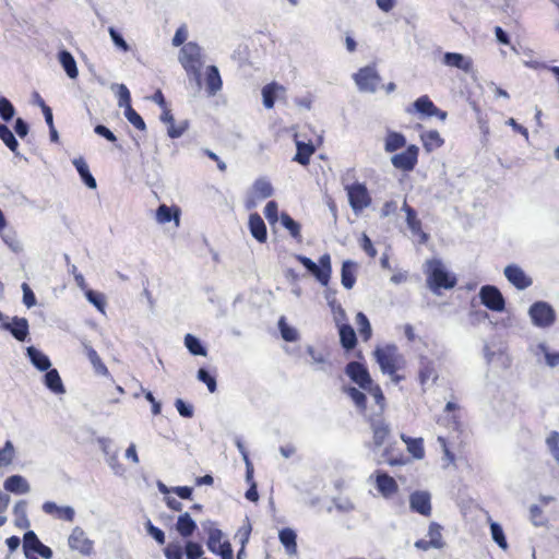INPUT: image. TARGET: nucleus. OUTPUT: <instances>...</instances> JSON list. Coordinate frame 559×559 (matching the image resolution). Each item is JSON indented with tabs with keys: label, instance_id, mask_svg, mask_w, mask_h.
Listing matches in <instances>:
<instances>
[{
	"label": "nucleus",
	"instance_id": "57",
	"mask_svg": "<svg viewBox=\"0 0 559 559\" xmlns=\"http://www.w3.org/2000/svg\"><path fill=\"white\" fill-rule=\"evenodd\" d=\"M197 377L201 382L206 384V386L211 393H214L216 391V389H217L216 379L207 370H205L204 368H200L198 370Z\"/></svg>",
	"mask_w": 559,
	"mask_h": 559
},
{
	"label": "nucleus",
	"instance_id": "6",
	"mask_svg": "<svg viewBox=\"0 0 559 559\" xmlns=\"http://www.w3.org/2000/svg\"><path fill=\"white\" fill-rule=\"evenodd\" d=\"M353 78L358 90L365 93H374L381 82L376 68L370 66L361 68Z\"/></svg>",
	"mask_w": 559,
	"mask_h": 559
},
{
	"label": "nucleus",
	"instance_id": "41",
	"mask_svg": "<svg viewBox=\"0 0 559 559\" xmlns=\"http://www.w3.org/2000/svg\"><path fill=\"white\" fill-rule=\"evenodd\" d=\"M59 61L70 79H75L78 76L79 71H78L76 62H75L73 56L69 51H67V50L60 51L59 52Z\"/></svg>",
	"mask_w": 559,
	"mask_h": 559
},
{
	"label": "nucleus",
	"instance_id": "43",
	"mask_svg": "<svg viewBox=\"0 0 559 559\" xmlns=\"http://www.w3.org/2000/svg\"><path fill=\"white\" fill-rule=\"evenodd\" d=\"M314 153V147L312 144H307L304 142H297V153L294 157V160L299 163L300 165H308L310 160V156Z\"/></svg>",
	"mask_w": 559,
	"mask_h": 559
},
{
	"label": "nucleus",
	"instance_id": "26",
	"mask_svg": "<svg viewBox=\"0 0 559 559\" xmlns=\"http://www.w3.org/2000/svg\"><path fill=\"white\" fill-rule=\"evenodd\" d=\"M425 270L427 274V280H450L448 271L440 260L433 259L427 261Z\"/></svg>",
	"mask_w": 559,
	"mask_h": 559
},
{
	"label": "nucleus",
	"instance_id": "40",
	"mask_svg": "<svg viewBox=\"0 0 559 559\" xmlns=\"http://www.w3.org/2000/svg\"><path fill=\"white\" fill-rule=\"evenodd\" d=\"M406 145V139L402 133L391 131L384 142V150L388 153L395 152Z\"/></svg>",
	"mask_w": 559,
	"mask_h": 559
},
{
	"label": "nucleus",
	"instance_id": "8",
	"mask_svg": "<svg viewBox=\"0 0 559 559\" xmlns=\"http://www.w3.org/2000/svg\"><path fill=\"white\" fill-rule=\"evenodd\" d=\"M481 302L489 310L501 312L506 308V301L500 290L491 285L481 287L479 293Z\"/></svg>",
	"mask_w": 559,
	"mask_h": 559
},
{
	"label": "nucleus",
	"instance_id": "7",
	"mask_svg": "<svg viewBox=\"0 0 559 559\" xmlns=\"http://www.w3.org/2000/svg\"><path fill=\"white\" fill-rule=\"evenodd\" d=\"M207 538V548L218 556L221 559H234L233 549L230 543L223 540V533L219 528L210 527Z\"/></svg>",
	"mask_w": 559,
	"mask_h": 559
},
{
	"label": "nucleus",
	"instance_id": "23",
	"mask_svg": "<svg viewBox=\"0 0 559 559\" xmlns=\"http://www.w3.org/2000/svg\"><path fill=\"white\" fill-rule=\"evenodd\" d=\"M372 440L376 448L381 447L390 436V427L383 420H370Z\"/></svg>",
	"mask_w": 559,
	"mask_h": 559
},
{
	"label": "nucleus",
	"instance_id": "54",
	"mask_svg": "<svg viewBox=\"0 0 559 559\" xmlns=\"http://www.w3.org/2000/svg\"><path fill=\"white\" fill-rule=\"evenodd\" d=\"M318 280H329L331 276V259L329 254H323L318 264Z\"/></svg>",
	"mask_w": 559,
	"mask_h": 559
},
{
	"label": "nucleus",
	"instance_id": "11",
	"mask_svg": "<svg viewBox=\"0 0 559 559\" xmlns=\"http://www.w3.org/2000/svg\"><path fill=\"white\" fill-rule=\"evenodd\" d=\"M418 151L416 145H409L404 152L393 155L391 163L397 169L404 171L413 170L417 164Z\"/></svg>",
	"mask_w": 559,
	"mask_h": 559
},
{
	"label": "nucleus",
	"instance_id": "35",
	"mask_svg": "<svg viewBox=\"0 0 559 559\" xmlns=\"http://www.w3.org/2000/svg\"><path fill=\"white\" fill-rule=\"evenodd\" d=\"M251 192L259 200H264L273 195L274 189L272 183L265 178H259L254 181Z\"/></svg>",
	"mask_w": 559,
	"mask_h": 559
},
{
	"label": "nucleus",
	"instance_id": "44",
	"mask_svg": "<svg viewBox=\"0 0 559 559\" xmlns=\"http://www.w3.org/2000/svg\"><path fill=\"white\" fill-rule=\"evenodd\" d=\"M185 346L190 352V354L194 356H206L207 350L201 344L200 340L192 334H187L185 336Z\"/></svg>",
	"mask_w": 559,
	"mask_h": 559
},
{
	"label": "nucleus",
	"instance_id": "39",
	"mask_svg": "<svg viewBox=\"0 0 559 559\" xmlns=\"http://www.w3.org/2000/svg\"><path fill=\"white\" fill-rule=\"evenodd\" d=\"M424 147L427 152H432L443 144V139L437 130H429L420 135Z\"/></svg>",
	"mask_w": 559,
	"mask_h": 559
},
{
	"label": "nucleus",
	"instance_id": "32",
	"mask_svg": "<svg viewBox=\"0 0 559 559\" xmlns=\"http://www.w3.org/2000/svg\"><path fill=\"white\" fill-rule=\"evenodd\" d=\"M81 288L84 290L85 297L87 300L93 304L97 310L100 312H105L106 308V297L103 293L91 289L87 287L86 282H79Z\"/></svg>",
	"mask_w": 559,
	"mask_h": 559
},
{
	"label": "nucleus",
	"instance_id": "18",
	"mask_svg": "<svg viewBox=\"0 0 559 559\" xmlns=\"http://www.w3.org/2000/svg\"><path fill=\"white\" fill-rule=\"evenodd\" d=\"M43 511L58 520L73 522L75 512L71 507H59L56 502L46 501L43 504Z\"/></svg>",
	"mask_w": 559,
	"mask_h": 559
},
{
	"label": "nucleus",
	"instance_id": "21",
	"mask_svg": "<svg viewBox=\"0 0 559 559\" xmlns=\"http://www.w3.org/2000/svg\"><path fill=\"white\" fill-rule=\"evenodd\" d=\"M3 328L20 342H24L28 335V321L25 318L14 317L12 322L3 324Z\"/></svg>",
	"mask_w": 559,
	"mask_h": 559
},
{
	"label": "nucleus",
	"instance_id": "25",
	"mask_svg": "<svg viewBox=\"0 0 559 559\" xmlns=\"http://www.w3.org/2000/svg\"><path fill=\"white\" fill-rule=\"evenodd\" d=\"M27 507L28 502L26 500H19L13 507L14 525L20 530H26L31 525Z\"/></svg>",
	"mask_w": 559,
	"mask_h": 559
},
{
	"label": "nucleus",
	"instance_id": "34",
	"mask_svg": "<svg viewBox=\"0 0 559 559\" xmlns=\"http://www.w3.org/2000/svg\"><path fill=\"white\" fill-rule=\"evenodd\" d=\"M278 537L288 555L297 554V535L294 530L285 527L280 531Z\"/></svg>",
	"mask_w": 559,
	"mask_h": 559
},
{
	"label": "nucleus",
	"instance_id": "38",
	"mask_svg": "<svg viewBox=\"0 0 559 559\" xmlns=\"http://www.w3.org/2000/svg\"><path fill=\"white\" fill-rule=\"evenodd\" d=\"M344 392L350 397L358 412L365 415L367 412L366 394L355 386L345 388Z\"/></svg>",
	"mask_w": 559,
	"mask_h": 559
},
{
	"label": "nucleus",
	"instance_id": "17",
	"mask_svg": "<svg viewBox=\"0 0 559 559\" xmlns=\"http://www.w3.org/2000/svg\"><path fill=\"white\" fill-rule=\"evenodd\" d=\"M402 211H404L406 214V223H407V226H408L409 230L412 231V234L415 236H419L420 242H423V243L426 242L428 239V236L421 229V222H420V219L417 218L416 211L413 207H411L406 203V201H404V203H403Z\"/></svg>",
	"mask_w": 559,
	"mask_h": 559
},
{
	"label": "nucleus",
	"instance_id": "55",
	"mask_svg": "<svg viewBox=\"0 0 559 559\" xmlns=\"http://www.w3.org/2000/svg\"><path fill=\"white\" fill-rule=\"evenodd\" d=\"M124 116L127 120L134 126L139 130H145L146 126L142 117L132 108V106H128L124 109Z\"/></svg>",
	"mask_w": 559,
	"mask_h": 559
},
{
	"label": "nucleus",
	"instance_id": "49",
	"mask_svg": "<svg viewBox=\"0 0 559 559\" xmlns=\"http://www.w3.org/2000/svg\"><path fill=\"white\" fill-rule=\"evenodd\" d=\"M15 456V450L11 441H7L0 449V468L8 467Z\"/></svg>",
	"mask_w": 559,
	"mask_h": 559
},
{
	"label": "nucleus",
	"instance_id": "36",
	"mask_svg": "<svg viewBox=\"0 0 559 559\" xmlns=\"http://www.w3.org/2000/svg\"><path fill=\"white\" fill-rule=\"evenodd\" d=\"M27 356L29 357L32 364L40 371H46L50 368L51 362L49 358L38 350L37 348L29 346L26 349Z\"/></svg>",
	"mask_w": 559,
	"mask_h": 559
},
{
	"label": "nucleus",
	"instance_id": "37",
	"mask_svg": "<svg viewBox=\"0 0 559 559\" xmlns=\"http://www.w3.org/2000/svg\"><path fill=\"white\" fill-rule=\"evenodd\" d=\"M177 532L182 537H190L194 531L197 530V524L192 520L189 513H183L179 515L177 523H176Z\"/></svg>",
	"mask_w": 559,
	"mask_h": 559
},
{
	"label": "nucleus",
	"instance_id": "46",
	"mask_svg": "<svg viewBox=\"0 0 559 559\" xmlns=\"http://www.w3.org/2000/svg\"><path fill=\"white\" fill-rule=\"evenodd\" d=\"M429 544H432L433 548L440 549L444 546V542L442 539L441 526L438 523H430L428 530Z\"/></svg>",
	"mask_w": 559,
	"mask_h": 559
},
{
	"label": "nucleus",
	"instance_id": "28",
	"mask_svg": "<svg viewBox=\"0 0 559 559\" xmlns=\"http://www.w3.org/2000/svg\"><path fill=\"white\" fill-rule=\"evenodd\" d=\"M402 441L406 444L407 451L416 460H421L425 456V448L423 438H412L404 433L401 435Z\"/></svg>",
	"mask_w": 559,
	"mask_h": 559
},
{
	"label": "nucleus",
	"instance_id": "50",
	"mask_svg": "<svg viewBox=\"0 0 559 559\" xmlns=\"http://www.w3.org/2000/svg\"><path fill=\"white\" fill-rule=\"evenodd\" d=\"M0 139L13 153L16 152V150L19 147L17 140L15 139L12 131L5 124H1V123H0Z\"/></svg>",
	"mask_w": 559,
	"mask_h": 559
},
{
	"label": "nucleus",
	"instance_id": "2",
	"mask_svg": "<svg viewBox=\"0 0 559 559\" xmlns=\"http://www.w3.org/2000/svg\"><path fill=\"white\" fill-rule=\"evenodd\" d=\"M354 178V169H348L342 176V183L344 189L347 192L348 202L352 210L355 213H359L366 207H368L371 203V197L367 190V187L364 183L353 182L350 183V179Z\"/></svg>",
	"mask_w": 559,
	"mask_h": 559
},
{
	"label": "nucleus",
	"instance_id": "48",
	"mask_svg": "<svg viewBox=\"0 0 559 559\" xmlns=\"http://www.w3.org/2000/svg\"><path fill=\"white\" fill-rule=\"evenodd\" d=\"M367 391L374 400V403L379 406L380 412H383L385 408V396L382 392V389L379 384L371 382L368 388L364 389Z\"/></svg>",
	"mask_w": 559,
	"mask_h": 559
},
{
	"label": "nucleus",
	"instance_id": "1",
	"mask_svg": "<svg viewBox=\"0 0 559 559\" xmlns=\"http://www.w3.org/2000/svg\"><path fill=\"white\" fill-rule=\"evenodd\" d=\"M374 358L384 374H389L394 383H400L405 379L399 371L404 369L406 361L395 345H386L374 350Z\"/></svg>",
	"mask_w": 559,
	"mask_h": 559
},
{
	"label": "nucleus",
	"instance_id": "61",
	"mask_svg": "<svg viewBox=\"0 0 559 559\" xmlns=\"http://www.w3.org/2000/svg\"><path fill=\"white\" fill-rule=\"evenodd\" d=\"M185 552L188 559H199L203 555L201 545L194 542L186 544Z\"/></svg>",
	"mask_w": 559,
	"mask_h": 559
},
{
	"label": "nucleus",
	"instance_id": "33",
	"mask_svg": "<svg viewBox=\"0 0 559 559\" xmlns=\"http://www.w3.org/2000/svg\"><path fill=\"white\" fill-rule=\"evenodd\" d=\"M205 81L206 91L211 96L215 95L222 88V79L215 66L207 67Z\"/></svg>",
	"mask_w": 559,
	"mask_h": 559
},
{
	"label": "nucleus",
	"instance_id": "62",
	"mask_svg": "<svg viewBox=\"0 0 559 559\" xmlns=\"http://www.w3.org/2000/svg\"><path fill=\"white\" fill-rule=\"evenodd\" d=\"M1 237L12 251L20 252L22 250V243L14 233H3Z\"/></svg>",
	"mask_w": 559,
	"mask_h": 559
},
{
	"label": "nucleus",
	"instance_id": "42",
	"mask_svg": "<svg viewBox=\"0 0 559 559\" xmlns=\"http://www.w3.org/2000/svg\"><path fill=\"white\" fill-rule=\"evenodd\" d=\"M45 374V384L46 386L55 393H63L64 388L59 376V372L56 369L46 370Z\"/></svg>",
	"mask_w": 559,
	"mask_h": 559
},
{
	"label": "nucleus",
	"instance_id": "10",
	"mask_svg": "<svg viewBox=\"0 0 559 559\" xmlns=\"http://www.w3.org/2000/svg\"><path fill=\"white\" fill-rule=\"evenodd\" d=\"M345 372L361 389L368 388L372 382L367 367L359 361L348 362L345 367Z\"/></svg>",
	"mask_w": 559,
	"mask_h": 559
},
{
	"label": "nucleus",
	"instance_id": "59",
	"mask_svg": "<svg viewBox=\"0 0 559 559\" xmlns=\"http://www.w3.org/2000/svg\"><path fill=\"white\" fill-rule=\"evenodd\" d=\"M264 215L271 225L278 221V206L275 201H269L264 207Z\"/></svg>",
	"mask_w": 559,
	"mask_h": 559
},
{
	"label": "nucleus",
	"instance_id": "52",
	"mask_svg": "<svg viewBox=\"0 0 559 559\" xmlns=\"http://www.w3.org/2000/svg\"><path fill=\"white\" fill-rule=\"evenodd\" d=\"M278 326L281 335L286 342H295L298 340V332L296 331V329L287 324L284 317L280 319Z\"/></svg>",
	"mask_w": 559,
	"mask_h": 559
},
{
	"label": "nucleus",
	"instance_id": "63",
	"mask_svg": "<svg viewBox=\"0 0 559 559\" xmlns=\"http://www.w3.org/2000/svg\"><path fill=\"white\" fill-rule=\"evenodd\" d=\"M118 106L127 109L128 106H131L130 92L123 84L118 85Z\"/></svg>",
	"mask_w": 559,
	"mask_h": 559
},
{
	"label": "nucleus",
	"instance_id": "29",
	"mask_svg": "<svg viewBox=\"0 0 559 559\" xmlns=\"http://www.w3.org/2000/svg\"><path fill=\"white\" fill-rule=\"evenodd\" d=\"M83 346L85 355L88 358L90 362L92 364L95 372L97 374L109 377V370L107 366L103 362L97 352L91 345L84 344Z\"/></svg>",
	"mask_w": 559,
	"mask_h": 559
},
{
	"label": "nucleus",
	"instance_id": "45",
	"mask_svg": "<svg viewBox=\"0 0 559 559\" xmlns=\"http://www.w3.org/2000/svg\"><path fill=\"white\" fill-rule=\"evenodd\" d=\"M356 323L361 338L365 342L369 341L372 335V330L368 318L362 312H358L356 316Z\"/></svg>",
	"mask_w": 559,
	"mask_h": 559
},
{
	"label": "nucleus",
	"instance_id": "20",
	"mask_svg": "<svg viewBox=\"0 0 559 559\" xmlns=\"http://www.w3.org/2000/svg\"><path fill=\"white\" fill-rule=\"evenodd\" d=\"M285 87L276 82L266 84L262 88L263 106L267 109L274 107L275 99L285 95Z\"/></svg>",
	"mask_w": 559,
	"mask_h": 559
},
{
	"label": "nucleus",
	"instance_id": "12",
	"mask_svg": "<svg viewBox=\"0 0 559 559\" xmlns=\"http://www.w3.org/2000/svg\"><path fill=\"white\" fill-rule=\"evenodd\" d=\"M376 488L384 498H391L399 491L396 480L385 472H376Z\"/></svg>",
	"mask_w": 559,
	"mask_h": 559
},
{
	"label": "nucleus",
	"instance_id": "64",
	"mask_svg": "<svg viewBox=\"0 0 559 559\" xmlns=\"http://www.w3.org/2000/svg\"><path fill=\"white\" fill-rule=\"evenodd\" d=\"M146 531L159 545L165 544V533L159 527L153 525L151 521L146 523Z\"/></svg>",
	"mask_w": 559,
	"mask_h": 559
},
{
	"label": "nucleus",
	"instance_id": "58",
	"mask_svg": "<svg viewBox=\"0 0 559 559\" xmlns=\"http://www.w3.org/2000/svg\"><path fill=\"white\" fill-rule=\"evenodd\" d=\"M108 33L110 35V38L112 40V43L115 44V46L122 50V51H129L130 49V46L128 45V43L123 39V37L121 36V34L112 26H110L108 28Z\"/></svg>",
	"mask_w": 559,
	"mask_h": 559
},
{
	"label": "nucleus",
	"instance_id": "14",
	"mask_svg": "<svg viewBox=\"0 0 559 559\" xmlns=\"http://www.w3.org/2000/svg\"><path fill=\"white\" fill-rule=\"evenodd\" d=\"M442 62L448 67L460 69L467 74L473 72L472 58L459 52H445Z\"/></svg>",
	"mask_w": 559,
	"mask_h": 559
},
{
	"label": "nucleus",
	"instance_id": "4",
	"mask_svg": "<svg viewBox=\"0 0 559 559\" xmlns=\"http://www.w3.org/2000/svg\"><path fill=\"white\" fill-rule=\"evenodd\" d=\"M532 323L542 329L551 326L556 321L554 308L546 301L534 302L528 310Z\"/></svg>",
	"mask_w": 559,
	"mask_h": 559
},
{
	"label": "nucleus",
	"instance_id": "53",
	"mask_svg": "<svg viewBox=\"0 0 559 559\" xmlns=\"http://www.w3.org/2000/svg\"><path fill=\"white\" fill-rule=\"evenodd\" d=\"M15 115V108L12 103L4 96H0V118L10 121Z\"/></svg>",
	"mask_w": 559,
	"mask_h": 559
},
{
	"label": "nucleus",
	"instance_id": "30",
	"mask_svg": "<svg viewBox=\"0 0 559 559\" xmlns=\"http://www.w3.org/2000/svg\"><path fill=\"white\" fill-rule=\"evenodd\" d=\"M406 111L408 114L416 111L418 114L431 117L432 114L437 112V107L435 106V104L430 100V98L427 95H424L414 102L413 109L407 108Z\"/></svg>",
	"mask_w": 559,
	"mask_h": 559
},
{
	"label": "nucleus",
	"instance_id": "15",
	"mask_svg": "<svg viewBox=\"0 0 559 559\" xmlns=\"http://www.w3.org/2000/svg\"><path fill=\"white\" fill-rule=\"evenodd\" d=\"M438 380V371L433 360L426 356L419 358L418 381L425 386L428 381L436 382Z\"/></svg>",
	"mask_w": 559,
	"mask_h": 559
},
{
	"label": "nucleus",
	"instance_id": "3",
	"mask_svg": "<svg viewBox=\"0 0 559 559\" xmlns=\"http://www.w3.org/2000/svg\"><path fill=\"white\" fill-rule=\"evenodd\" d=\"M179 61L188 73L194 75L200 85V69L203 63L201 48L192 41L186 44L180 50Z\"/></svg>",
	"mask_w": 559,
	"mask_h": 559
},
{
	"label": "nucleus",
	"instance_id": "56",
	"mask_svg": "<svg viewBox=\"0 0 559 559\" xmlns=\"http://www.w3.org/2000/svg\"><path fill=\"white\" fill-rule=\"evenodd\" d=\"M490 531L492 539L499 545V547H501L502 549H507L508 543L502 527L498 523L492 522L490 525Z\"/></svg>",
	"mask_w": 559,
	"mask_h": 559
},
{
	"label": "nucleus",
	"instance_id": "13",
	"mask_svg": "<svg viewBox=\"0 0 559 559\" xmlns=\"http://www.w3.org/2000/svg\"><path fill=\"white\" fill-rule=\"evenodd\" d=\"M409 506L412 511L424 516H430L431 514V498L427 491H414L409 496Z\"/></svg>",
	"mask_w": 559,
	"mask_h": 559
},
{
	"label": "nucleus",
	"instance_id": "5",
	"mask_svg": "<svg viewBox=\"0 0 559 559\" xmlns=\"http://www.w3.org/2000/svg\"><path fill=\"white\" fill-rule=\"evenodd\" d=\"M23 551L27 559H38V556L44 559H51L52 557V550L44 545L33 531H27L24 534Z\"/></svg>",
	"mask_w": 559,
	"mask_h": 559
},
{
	"label": "nucleus",
	"instance_id": "19",
	"mask_svg": "<svg viewBox=\"0 0 559 559\" xmlns=\"http://www.w3.org/2000/svg\"><path fill=\"white\" fill-rule=\"evenodd\" d=\"M438 423L452 427L454 430L461 429L460 406L454 402H448L444 407V416L438 419Z\"/></svg>",
	"mask_w": 559,
	"mask_h": 559
},
{
	"label": "nucleus",
	"instance_id": "9",
	"mask_svg": "<svg viewBox=\"0 0 559 559\" xmlns=\"http://www.w3.org/2000/svg\"><path fill=\"white\" fill-rule=\"evenodd\" d=\"M69 547L83 556H90L93 552L94 543L86 536L85 532L76 526L68 539Z\"/></svg>",
	"mask_w": 559,
	"mask_h": 559
},
{
	"label": "nucleus",
	"instance_id": "51",
	"mask_svg": "<svg viewBox=\"0 0 559 559\" xmlns=\"http://www.w3.org/2000/svg\"><path fill=\"white\" fill-rule=\"evenodd\" d=\"M282 225L289 231L293 238L300 237V225L294 221L287 213L281 214Z\"/></svg>",
	"mask_w": 559,
	"mask_h": 559
},
{
	"label": "nucleus",
	"instance_id": "27",
	"mask_svg": "<svg viewBox=\"0 0 559 559\" xmlns=\"http://www.w3.org/2000/svg\"><path fill=\"white\" fill-rule=\"evenodd\" d=\"M340 342L345 350H352L357 345V336L354 329L349 324H341L338 326Z\"/></svg>",
	"mask_w": 559,
	"mask_h": 559
},
{
	"label": "nucleus",
	"instance_id": "16",
	"mask_svg": "<svg viewBox=\"0 0 559 559\" xmlns=\"http://www.w3.org/2000/svg\"><path fill=\"white\" fill-rule=\"evenodd\" d=\"M382 456L390 466H401L409 462V459L396 442L389 443L384 448Z\"/></svg>",
	"mask_w": 559,
	"mask_h": 559
},
{
	"label": "nucleus",
	"instance_id": "22",
	"mask_svg": "<svg viewBox=\"0 0 559 559\" xmlns=\"http://www.w3.org/2000/svg\"><path fill=\"white\" fill-rule=\"evenodd\" d=\"M3 487L7 491L15 495H24L31 490L28 481L21 475H12L4 480Z\"/></svg>",
	"mask_w": 559,
	"mask_h": 559
},
{
	"label": "nucleus",
	"instance_id": "60",
	"mask_svg": "<svg viewBox=\"0 0 559 559\" xmlns=\"http://www.w3.org/2000/svg\"><path fill=\"white\" fill-rule=\"evenodd\" d=\"M507 280H527L523 270L516 264H510L504 269Z\"/></svg>",
	"mask_w": 559,
	"mask_h": 559
},
{
	"label": "nucleus",
	"instance_id": "31",
	"mask_svg": "<svg viewBox=\"0 0 559 559\" xmlns=\"http://www.w3.org/2000/svg\"><path fill=\"white\" fill-rule=\"evenodd\" d=\"M73 165L78 170L81 179L90 189H96L97 183L95 178L90 171L88 165L82 157H78L73 159Z\"/></svg>",
	"mask_w": 559,
	"mask_h": 559
},
{
	"label": "nucleus",
	"instance_id": "47",
	"mask_svg": "<svg viewBox=\"0 0 559 559\" xmlns=\"http://www.w3.org/2000/svg\"><path fill=\"white\" fill-rule=\"evenodd\" d=\"M171 219H175L177 226L179 225V214H173L171 209L165 204L159 205L156 211V221L159 224H166Z\"/></svg>",
	"mask_w": 559,
	"mask_h": 559
},
{
	"label": "nucleus",
	"instance_id": "24",
	"mask_svg": "<svg viewBox=\"0 0 559 559\" xmlns=\"http://www.w3.org/2000/svg\"><path fill=\"white\" fill-rule=\"evenodd\" d=\"M249 229L251 235L259 241L265 242L267 234L266 226L262 217L258 213H252L249 216Z\"/></svg>",
	"mask_w": 559,
	"mask_h": 559
}]
</instances>
